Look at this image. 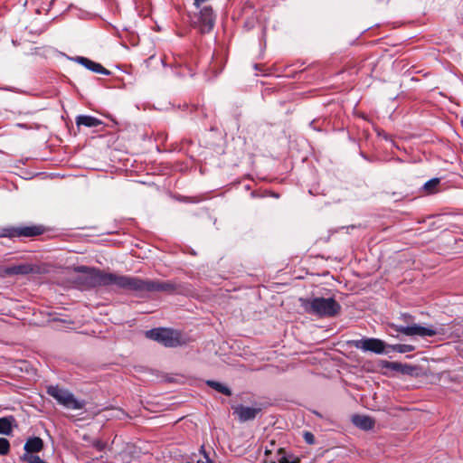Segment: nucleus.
I'll return each mask as SVG.
<instances>
[{
    "instance_id": "9d476101",
    "label": "nucleus",
    "mask_w": 463,
    "mask_h": 463,
    "mask_svg": "<svg viewBox=\"0 0 463 463\" xmlns=\"http://www.w3.org/2000/svg\"><path fill=\"white\" fill-rule=\"evenodd\" d=\"M76 61L79 63H80L81 65H83L85 68H87L94 72H98V73H101V74H109V71L106 70L104 67H102L101 64L94 62L93 61L89 60L88 58L77 57Z\"/></svg>"
},
{
    "instance_id": "f257e3e1",
    "label": "nucleus",
    "mask_w": 463,
    "mask_h": 463,
    "mask_svg": "<svg viewBox=\"0 0 463 463\" xmlns=\"http://www.w3.org/2000/svg\"><path fill=\"white\" fill-rule=\"evenodd\" d=\"M93 279L95 283L99 285L116 286L119 288L136 292L172 291L175 289L174 285L169 282L143 280L134 277L105 273L99 270L95 272Z\"/></svg>"
},
{
    "instance_id": "6e6552de",
    "label": "nucleus",
    "mask_w": 463,
    "mask_h": 463,
    "mask_svg": "<svg viewBox=\"0 0 463 463\" xmlns=\"http://www.w3.org/2000/svg\"><path fill=\"white\" fill-rule=\"evenodd\" d=\"M232 410L239 420L242 422L255 419L260 411V409L258 408L248 407L241 404L233 406Z\"/></svg>"
},
{
    "instance_id": "4468645a",
    "label": "nucleus",
    "mask_w": 463,
    "mask_h": 463,
    "mask_svg": "<svg viewBox=\"0 0 463 463\" xmlns=\"http://www.w3.org/2000/svg\"><path fill=\"white\" fill-rule=\"evenodd\" d=\"M14 421H15V420L13 416L1 418L0 419V434L9 435L12 432Z\"/></svg>"
},
{
    "instance_id": "aec40b11",
    "label": "nucleus",
    "mask_w": 463,
    "mask_h": 463,
    "mask_svg": "<svg viewBox=\"0 0 463 463\" xmlns=\"http://www.w3.org/2000/svg\"><path fill=\"white\" fill-rule=\"evenodd\" d=\"M392 349L399 353H406L411 352L412 350H414V347L411 345H392Z\"/></svg>"
},
{
    "instance_id": "f8f14e48",
    "label": "nucleus",
    "mask_w": 463,
    "mask_h": 463,
    "mask_svg": "<svg viewBox=\"0 0 463 463\" xmlns=\"http://www.w3.org/2000/svg\"><path fill=\"white\" fill-rule=\"evenodd\" d=\"M353 423L358 428L368 430L373 428L374 421L372 418L364 415H355L353 417Z\"/></svg>"
},
{
    "instance_id": "a211bd4d",
    "label": "nucleus",
    "mask_w": 463,
    "mask_h": 463,
    "mask_svg": "<svg viewBox=\"0 0 463 463\" xmlns=\"http://www.w3.org/2000/svg\"><path fill=\"white\" fill-rule=\"evenodd\" d=\"M22 459L28 463H43L44 461L39 456L29 453H24Z\"/></svg>"
},
{
    "instance_id": "39448f33",
    "label": "nucleus",
    "mask_w": 463,
    "mask_h": 463,
    "mask_svg": "<svg viewBox=\"0 0 463 463\" xmlns=\"http://www.w3.org/2000/svg\"><path fill=\"white\" fill-rule=\"evenodd\" d=\"M47 392L67 409L80 410L85 405L84 402L77 400L71 392L58 386H49Z\"/></svg>"
},
{
    "instance_id": "412c9836",
    "label": "nucleus",
    "mask_w": 463,
    "mask_h": 463,
    "mask_svg": "<svg viewBox=\"0 0 463 463\" xmlns=\"http://www.w3.org/2000/svg\"><path fill=\"white\" fill-rule=\"evenodd\" d=\"M303 438H304V440L307 443V444H314L315 443V436L313 433H311L310 431H304L303 432Z\"/></svg>"
},
{
    "instance_id": "f03ea898",
    "label": "nucleus",
    "mask_w": 463,
    "mask_h": 463,
    "mask_svg": "<svg viewBox=\"0 0 463 463\" xmlns=\"http://www.w3.org/2000/svg\"><path fill=\"white\" fill-rule=\"evenodd\" d=\"M299 301L307 313L318 317H333L340 310V305L332 298H300Z\"/></svg>"
},
{
    "instance_id": "9b49d317",
    "label": "nucleus",
    "mask_w": 463,
    "mask_h": 463,
    "mask_svg": "<svg viewBox=\"0 0 463 463\" xmlns=\"http://www.w3.org/2000/svg\"><path fill=\"white\" fill-rule=\"evenodd\" d=\"M43 449V441L39 437H33L27 439L24 444L25 453L33 454L40 452Z\"/></svg>"
},
{
    "instance_id": "5701e85b",
    "label": "nucleus",
    "mask_w": 463,
    "mask_h": 463,
    "mask_svg": "<svg viewBox=\"0 0 463 463\" xmlns=\"http://www.w3.org/2000/svg\"><path fill=\"white\" fill-rule=\"evenodd\" d=\"M95 446L98 448V449L101 450L103 449V444L100 441H97L95 443Z\"/></svg>"
},
{
    "instance_id": "6ab92c4d",
    "label": "nucleus",
    "mask_w": 463,
    "mask_h": 463,
    "mask_svg": "<svg viewBox=\"0 0 463 463\" xmlns=\"http://www.w3.org/2000/svg\"><path fill=\"white\" fill-rule=\"evenodd\" d=\"M10 450V442L5 438H0V455H7Z\"/></svg>"
},
{
    "instance_id": "b1692460",
    "label": "nucleus",
    "mask_w": 463,
    "mask_h": 463,
    "mask_svg": "<svg viewBox=\"0 0 463 463\" xmlns=\"http://www.w3.org/2000/svg\"><path fill=\"white\" fill-rule=\"evenodd\" d=\"M398 366L397 364H392V368H396Z\"/></svg>"
},
{
    "instance_id": "ddd939ff",
    "label": "nucleus",
    "mask_w": 463,
    "mask_h": 463,
    "mask_svg": "<svg viewBox=\"0 0 463 463\" xmlns=\"http://www.w3.org/2000/svg\"><path fill=\"white\" fill-rule=\"evenodd\" d=\"M17 236L32 237L41 234L43 229L39 226H26L14 229Z\"/></svg>"
},
{
    "instance_id": "f3484780",
    "label": "nucleus",
    "mask_w": 463,
    "mask_h": 463,
    "mask_svg": "<svg viewBox=\"0 0 463 463\" xmlns=\"http://www.w3.org/2000/svg\"><path fill=\"white\" fill-rule=\"evenodd\" d=\"M439 184V178H433L428 182H426L423 185V189L428 193V194H433L436 192L437 190V187Z\"/></svg>"
},
{
    "instance_id": "0eeeda50",
    "label": "nucleus",
    "mask_w": 463,
    "mask_h": 463,
    "mask_svg": "<svg viewBox=\"0 0 463 463\" xmlns=\"http://www.w3.org/2000/svg\"><path fill=\"white\" fill-rule=\"evenodd\" d=\"M215 16L210 7H204L200 12L199 27L203 33H209L214 26Z\"/></svg>"
},
{
    "instance_id": "20e7f679",
    "label": "nucleus",
    "mask_w": 463,
    "mask_h": 463,
    "mask_svg": "<svg viewBox=\"0 0 463 463\" xmlns=\"http://www.w3.org/2000/svg\"><path fill=\"white\" fill-rule=\"evenodd\" d=\"M146 336L161 343L166 347H175L182 345L180 334L177 331L167 328H156L146 331Z\"/></svg>"
},
{
    "instance_id": "4be33fe9",
    "label": "nucleus",
    "mask_w": 463,
    "mask_h": 463,
    "mask_svg": "<svg viewBox=\"0 0 463 463\" xmlns=\"http://www.w3.org/2000/svg\"><path fill=\"white\" fill-rule=\"evenodd\" d=\"M279 461L280 463H298L299 458H293L292 459L288 458L287 457H281Z\"/></svg>"
},
{
    "instance_id": "2eb2a0df",
    "label": "nucleus",
    "mask_w": 463,
    "mask_h": 463,
    "mask_svg": "<svg viewBox=\"0 0 463 463\" xmlns=\"http://www.w3.org/2000/svg\"><path fill=\"white\" fill-rule=\"evenodd\" d=\"M76 123L78 126L92 128L100 125L101 121L91 116H79Z\"/></svg>"
},
{
    "instance_id": "423d86ee",
    "label": "nucleus",
    "mask_w": 463,
    "mask_h": 463,
    "mask_svg": "<svg viewBox=\"0 0 463 463\" xmlns=\"http://www.w3.org/2000/svg\"><path fill=\"white\" fill-rule=\"evenodd\" d=\"M354 346L364 352H373L375 354H383L385 352V343L377 338H364L354 341Z\"/></svg>"
},
{
    "instance_id": "dca6fc26",
    "label": "nucleus",
    "mask_w": 463,
    "mask_h": 463,
    "mask_svg": "<svg viewBox=\"0 0 463 463\" xmlns=\"http://www.w3.org/2000/svg\"><path fill=\"white\" fill-rule=\"evenodd\" d=\"M207 384L209 386H211L212 388H213L214 390L227 395V396H230L232 394V392L231 390L227 387V386H224L222 385V383H218V382H214V381H208L207 382Z\"/></svg>"
},
{
    "instance_id": "7ed1b4c3",
    "label": "nucleus",
    "mask_w": 463,
    "mask_h": 463,
    "mask_svg": "<svg viewBox=\"0 0 463 463\" xmlns=\"http://www.w3.org/2000/svg\"><path fill=\"white\" fill-rule=\"evenodd\" d=\"M401 319L404 321V323L408 324L407 326L403 325H396L392 324L391 326L395 331L402 333L408 336L419 335V336H434L436 335L441 334L444 332V328L439 326H423L418 324H411L413 320V317L409 314H402L401 316Z\"/></svg>"
},
{
    "instance_id": "1a4fd4ad",
    "label": "nucleus",
    "mask_w": 463,
    "mask_h": 463,
    "mask_svg": "<svg viewBox=\"0 0 463 463\" xmlns=\"http://www.w3.org/2000/svg\"><path fill=\"white\" fill-rule=\"evenodd\" d=\"M33 271V268L29 263H23L18 265H12L4 269L5 275H26Z\"/></svg>"
}]
</instances>
